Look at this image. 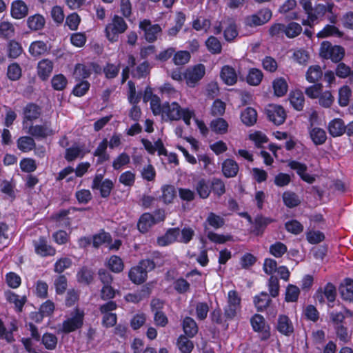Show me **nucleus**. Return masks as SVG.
I'll use <instances>...</instances> for the list:
<instances>
[{
    "instance_id": "obj_24",
    "label": "nucleus",
    "mask_w": 353,
    "mask_h": 353,
    "mask_svg": "<svg viewBox=\"0 0 353 353\" xmlns=\"http://www.w3.org/2000/svg\"><path fill=\"white\" fill-rule=\"evenodd\" d=\"M53 69L52 62L47 59H43L38 63L37 74L42 80H46L51 74Z\"/></svg>"
},
{
    "instance_id": "obj_59",
    "label": "nucleus",
    "mask_w": 353,
    "mask_h": 353,
    "mask_svg": "<svg viewBox=\"0 0 353 353\" xmlns=\"http://www.w3.org/2000/svg\"><path fill=\"white\" fill-rule=\"evenodd\" d=\"M128 99L129 102L132 104H137L141 99V94L137 93L135 85L132 81H128Z\"/></svg>"
},
{
    "instance_id": "obj_31",
    "label": "nucleus",
    "mask_w": 353,
    "mask_h": 353,
    "mask_svg": "<svg viewBox=\"0 0 353 353\" xmlns=\"http://www.w3.org/2000/svg\"><path fill=\"white\" fill-rule=\"evenodd\" d=\"M241 119L245 125L248 126L253 125L257 120L256 111L252 108H247L242 112Z\"/></svg>"
},
{
    "instance_id": "obj_30",
    "label": "nucleus",
    "mask_w": 353,
    "mask_h": 353,
    "mask_svg": "<svg viewBox=\"0 0 353 353\" xmlns=\"http://www.w3.org/2000/svg\"><path fill=\"white\" fill-rule=\"evenodd\" d=\"M46 23L44 17L39 14H36L30 16L27 19V24L28 28L32 30H41Z\"/></svg>"
},
{
    "instance_id": "obj_28",
    "label": "nucleus",
    "mask_w": 353,
    "mask_h": 353,
    "mask_svg": "<svg viewBox=\"0 0 353 353\" xmlns=\"http://www.w3.org/2000/svg\"><path fill=\"white\" fill-rule=\"evenodd\" d=\"M85 153L83 146L73 145L66 150L65 158L70 162L75 160L77 158H83Z\"/></svg>"
},
{
    "instance_id": "obj_54",
    "label": "nucleus",
    "mask_w": 353,
    "mask_h": 353,
    "mask_svg": "<svg viewBox=\"0 0 353 353\" xmlns=\"http://www.w3.org/2000/svg\"><path fill=\"white\" fill-rule=\"evenodd\" d=\"M42 343L48 350H54L57 345V337L52 333H46L42 336Z\"/></svg>"
},
{
    "instance_id": "obj_43",
    "label": "nucleus",
    "mask_w": 353,
    "mask_h": 353,
    "mask_svg": "<svg viewBox=\"0 0 353 353\" xmlns=\"http://www.w3.org/2000/svg\"><path fill=\"white\" fill-rule=\"evenodd\" d=\"M23 48L21 45L14 41L11 40L8 44V56L12 59H17L23 52Z\"/></svg>"
},
{
    "instance_id": "obj_12",
    "label": "nucleus",
    "mask_w": 353,
    "mask_h": 353,
    "mask_svg": "<svg viewBox=\"0 0 353 353\" xmlns=\"http://www.w3.org/2000/svg\"><path fill=\"white\" fill-rule=\"evenodd\" d=\"M41 114L39 106L34 103L26 105L23 110L22 128L29 125L36 121Z\"/></svg>"
},
{
    "instance_id": "obj_52",
    "label": "nucleus",
    "mask_w": 353,
    "mask_h": 353,
    "mask_svg": "<svg viewBox=\"0 0 353 353\" xmlns=\"http://www.w3.org/2000/svg\"><path fill=\"white\" fill-rule=\"evenodd\" d=\"M263 79V74L260 70L252 68L249 71L247 81L252 85H259Z\"/></svg>"
},
{
    "instance_id": "obj_58",
    "label": "nucleus",
    "mask_w": 353,
    "mask_h": 353,
    "mask_svg": "<svg viewBox=\"0 0 353 353\" xmlns=\"http://www.w3.org/2000/svg\"><path fill=\"white\" fill-rule=\"evenodd\" d=\"M211 190L218 196H221L225 192L224 182L220 179H212L211 181Z\"/></svg>"
},
{
    "instance_id": "obj_50",
    "label": "nucleus",
    "mask_w": 353,
    "mask_h": 353,
    "mask_svg": "<svg viewBox=\"0 0 353 353\" xmlns=\"http://www.w3.org/2000/svg\"><path fill=\"white\" fill-rule=\"evenodd\" d=\"M309 58L308 52L303 49L294 50L292 56V60L300 65H306Z\"/></svg>"
},
{
    "instance_id": "obj_41",
    "label": "nucleus",
    "mask_w": 353,
    "mask_h": 353,
    "mask_svg": "<svg viewBox=\"0 0 353 353\" xmlns=\"http://www.w3.org/2000/svg\"><path fill=\"white\" fill-rule=\"evenodd\" d=\"M223 23L228 25V27L224 30L225 39L228 41H231L238 35L236 25L230 19L224 20Z\"/></svg>"
},
{
    "instance_id": "obj_51",
    "label": "nucleus",
    "mask_w": 353,
    "mask_h": 353,
    "mask_svg": "<svg viewBox=\"0 0 353 353\" xmlns=\"http://www.w3.org/2000/svg\"><path fill=\"white\" fill-rule=\"evenodd\" d=\"M352 91L347 85H343L339 90V103L341 106H347L350 101Z\"/></svg>"
},
{
    "instance_id": "obj_9",
    "label": "nucleus",
    "mask_w": 353,
    "mask_h": 353,
    "mask_svg": "<svg viewBox=\"0 0 353 353\" xmlns=\"http://www.w3.org/2000/svg\"><path fill=\"white\" fill-rule=\"evenodd\" d=\"M241 309V298L237 292L231 290L228 294V302L224 308L225 316L228 319L234 318Z\"/></svg>"
},
{
    "instance_id": "obj_26",
    "label": "nucleus",
    "mask_w": 353,
    "mask_h": 353,
    "mask_svg": "<svg viewBox=\"0 0 353 353\" xmlns=\"http://www.w3.org/2000/svg\"><path fill=\"white\" fill-rule=\"evenodd\" d=\"M17 144L18 149L23 152H28L36 146L34 139L30 135L19 137L17 139Z\"/></svg>"
},
{
    "instance_id": "obj_33",
    "label": "nucleus",
    "mask_w": 353,
    "mask_h": 353,
    "mask_svg": "<svg viewBox=\"0 0 353 353\" xmlns=\"http://www.w3.org/2000/svg\"><path fill=\"white\" fill-rule=\"evenodd\" d=\"M272 86L274 94L279 97L285 95L288 89V83L283 77H279L274 80Z\"/></svg>"
},
{
    "instance_id": "obj_18",
    "label": "nucleus",
    "mask_w": 353,
    "mask_h": 353,
    "mask_svg": "<svg viewBox=\"0 0 353 353\" xmlns=\"http://www.w3.org/2000/svg\"><path fill=\"white\" fill-rule=\"evenodd\" d=\"M180 235V230L178 228L169 229L165 234L157 239V244L159 246H167L177 241Z\"/></svg>"
},
{
    "instance_id": "obj_37",
    "label": "nucleus",
    "mask_w": 353,
    "mask_h": 353,
    "mask_svg": "<svg viewBox=\"0 0 353 353\" xmlns=\"http://www.w3.org/2000/svg\"><path fill=\"white\" fill-rule=\"evenodd\" d=\"M251 324L254 331H265V337L267 338L269 336V333L266 332V325L263 316L260 314H255L251 319Z\"/></svg>"
},
{
    "instance_id": "obj_8",
    "label": "nucleus",
    "mask_w": 353,
    "mask_h": 353,
    "mask_svg": "<svg viewBox=\"0 0 353 353\" xmlns=\"http://www.w3.org/2000/svg\"><path fill=\"white\" fill-rule=\"evenodd\" d=\"M183 110L184 108H182L176 102H165L163 103L160 116L165 121H179L181 119Z\"/></svg>"
},
{
    "instance_id": "obj_7",
    "label": "nucleus",
    "mask_w": 353,
    "mask_h": 353,
    "mask_svg": "<svg viewBox=\"0 0 353 353\" xmlns=\"http://www.w3.org/2000/svg\"><path fill=\"white\" fill-rule=\"evenodd\" d=\"M23 131L36 139H43L54 134V131L52 129L49 122H45L41 125H33V123L26 125L22 128Z\"/></svg>"
},
{
    "instance_id": "obj_19",
    "label": "nucleus",
    "mask_w": 353,
    "mask_h": 353,
    "mask_svg": "<svg viewBox=\"0 0 353 353\" xmlns=\"http://www.w3.org/2000/svg\"><path fill=\"white\" fill-rule=\"evenodd\" d=\"M28 8L24 1L16 0L11 6V15L16 19H21L28 15Z\"/></svg>"
},
{
    "instance_id": "obj_21",
    "label": "nucleus",
    "mask_w": 353,
    "mask_h": 353,
    "mask_svg": "<svg viewBox=\"0 0 353 353\" xmlns=\"http://www.w3.org/2000/svg\"><path fill=\"white\" fill-rule=\"evenodd\" d=\"M309 134L311 140L315 145H321L325 143L327 134L325 131L319 127H311L309 128Z\"/></svg>"
},
{
    "instance_id": "obj_20",
    "label": "nucleus",
    "mask_w": 353,
    "mask_h": 353,
    "mask_svg": "<svg viewBox=\"0 0 353 353\" xmlns=\"http://www.w3.org/2000/svg\"><path fill=\"white\" fill-rule=\"evenodd\" d=\"M277 330L285 336H290L294 332V326L291 320L285 315H280L278 318Z\"/></svg>"
},
{
    "instance_id": "obj_42",
    "label": "nucleus",
    "mask_w": 353,
    "mask_h": 353,
    "mask_svg": "<svg viewBox=\"0 0 353 353\" xmlns=\"http://www.w3.org/2000/svg\"><path fill=\"white\" fill-rule=\"evenodd\" d=\"M162 195L161 200L165 203L172 202L176 196L175 188L173 185H164L161 187Z\"/></svg>"
},
{
    "instance_id": "obj_61",
    "label": "nucleus",
    "mask_w": 353,
    "mask_h": 353,
    "mask_svg": "<svg viewBox=\"0 0 353 353\" xmlns=\"http://www.w3.org/2000/svg\"><path fill=\"white\" fill-rule=\"evenodd\" d=\"M135 173L132 171H125L123 172L119 178L121 183L125 186L131 187L135 182Z\"/></svg>"
},
{
    "instance_id": "obj_63",
    "label": "nucleus",
    "mask_w": 353,
    "mask_h": 353,
    "mask_svg": "<svg viewBox=\"0 0 353 353\" xmlns=\"http://www.w3.org/2000/svg\"><path fill=\"white\" fill-rule=\"evenodd\" d=\"M179 350L183 353H190L193 349V343L187 337L181 336L177 342Z\"/></svg>"
},
{
    "instance_id": "obj_11",
    "label": "nucleus",
    "mask_w": 353,
    "mask_h": 353,
    "mask_svg": "<svg viewBox=\"0 0 353 353\" xmlns=\"http://www.w3.org/2000/svg\"><path fill=\"white\" fill-rule=\"evenodd\" d=\"M103 176L102 174L95 175L91 188L92 190H99L101 196L103 198L108 197L113 188V183L110 179L103 181Z\"/></svg>"
},
{
    "instance_id": "obj_62",
    "label": "nucleus",
    "mask_w": 353,
    "mask_h": 353,
    "mask_svg": "<svg viewBox=\"0 0 353 353\" xmlns=\"http://www.w3.org/2000/svg\"><path fill=\"white\" fill-rule=\"evenodd\" d=\"M287 252L286 245L281 242H276L270 247V252L275 257H281Z\"/></svg>"
},
{
    "instance_id": "obj_1",
    "label": "nucleus",
    "mask_w": 353,
    "mask_h": 353,
    "mask_svg": "<svg viewBox=\"0 0 353 353\" xmlns=\"http://www.w3.org/2000/svg\"><path fill=\"white\" fill-rule=\"evenodd\" d=\"M84 316L85 313L83 310L75 308L62 322L59 331L67 334L80 329L83 324Z\"/></svg>"
},
{
    "instance_id": "obj_38",
    "label": "nucleus",
    "mask_w": 353,
    "mask_h": 353,
    "mask_svg": "<svg viewBox=\"0 0 353 353\" xmlns=\"http://www.w3.org/2000/svg\"><path fill=\"white\" fill-rule=\"evenodd\" d=\"M48 51V46L46 43L41 41L32 42L29 48L30 53L34 57H39Z\"/></svg>"
},
{
    "instance_id": "obj_10",
    "label": "nucleus",
    "mask_w": 353,
    "mask_h": 353,
    "mask_svg": "<svg viewBox=\"0 0 353 353\" xmlns=\"http://www.w3.org/2000/svg\"><path fill=\"white\" fill-rule=\"evenodd\" d=\"M139 28L143 31L144 37L148 42H154L157 39L158 35L162 29L159 24H152L151 21L144 19L139 23Z\"/></svg>"
},
{
    "instance_id": "obj_44",
    "label": "nucleus",
    "mask_w": 353,
    "mask_h": 353,
    "mask_svg": "<svg viewBox=\"0 0 353 353\" xmlns=\"http://www.w3.org/2000/svg\"><path fill=\"white\" fill-rule=\"evenodd\" d=\"M205 46L210 52L214 54H220L222 50V46L219 40L213 37H210L205 41Z\"/></svg>"
},
{
    "instance_id": "obj_29",
    "label": "nucleus",
    "mask_w": 353,
    "mask_h": 353,
    "mask_svg": "<svg viewBox=\"0 0 353 353\" xmlns=\"http://www.w3.org/2000/svg\"><path fill=\"white\" fill-rule=\"evenodd\" d=\"M290 101L294 109L299 111L301 110L303 108L305 101L303 92L298 90L291 92Z\"/></svg>"
},
{
    "instance_id": "obj_14",
    "label": "nucleus",
    "mask_w": 353,
    "mask_h": 353,
    "mask_svg": "<svg viewBox=\"0 0 353 353\" xmlns=\"http://www.w3.org/2000/svg\"><path fill=\"white\" fill-rule=\"evenodd\" d=\"M266 112L270 121L275 125H281L285 121L286 112L281 105H270L266 110Z\"/></svg>"
},
{
    "instance_id": "obj_23",
    "label": "nucleus",
    "mask_w": 353,
    "mask_h": 353,
    "mask_svg": "<svg viewBox=\"0 0 353 353\" xmlns=\"http://www.w3.org/2000/svg\"><path fill=\"white\" fill-rule=\"evenodd\" d=\"M222 172L227 178L234 177L239 172V165L234 160L227 159L222 163Z\"/></svg>"
},
{
    "instance_id": "obj_2",
    "label": "nucleus",
    "mask_w": 353,
    "mask_h": 353,
    "mask_svg": "<svg viewBox=\"0 0 353 353\" xmlns=\"http://www.w3.org/2000/svg\"><path fill=\"white\" fill-rule=\"evenodd\" d=\"M155 263L150 259L142 260L139 265L132 267L128 273L130 281L135 284H141L147 279L148 272L154 270Z\"/></svg>"
},
{
    "instance_id": "obj_36",
    "label": "nucleus",
    "mask_w": 353,
    "mask_h": 353,
    "mask_svg": "<svg viewBox=\"0 0 353 353\" xmlns=\"http://www.w3.org/2000/svg\"><path fill=\"white\" fill-rule=\"evenodd\" d=\"M195 190L201 199H207L211 192V188H210L208 181L204 179H201L196 182Z\"/></svg>"
},
{
    "instance_id": "obj_25",
    "label": "nucleus",
    "mask_w": 353,
    "mask_h": 353,
    "mask_svg": "<svg viewBox=\"0 0 353 353\" xmlns=\"http://www.w3.org/2000/svg\"><path fill=\"white\" fill-rule=\"evenodd\" d=\"M156 223L155 218L150 213H144L140 217L137 228L142 232H146L148 230Z\"/></svg>"
},
{
    "instance_id": "obj_13",
    "label": "nucleus",
    "mask_w": 353,
    "mask_h": 353,
    "mask_svg": "<svg viewBox=\"0 0 353 353\" xmlns=\"http://www.w3.org/2000/svg\"><path fill=\"white\" fill-rule=\"evenodd\" d=\"M336 296V288L332 283H328L316 291L314 298L321 303H325L326 300L329 303H332L334 301Z\"/></svg>"
},
{
    "instance_id": "obj_55",
    "label": "nucleus",
    "mask_w": 353,
    "mask_h": 353,
    "mask_svg": "<svg viewBox=\"0 0 353 353\" xmlns=\"http://www.w3.org/2000/svg\"><path fill=\"white\" fill-rule=\"evenodd\" d=\"M206 222L212 228L215 229H218L221 228L224 223L225 221L224 219L221 216L216 214L214 212H210L207 219Z\"/></svg>"
},
{
    "instance_id": "obj_40",
    "label": "nucleus",
    "mask_w": 353,
    "mask_h": 353,
    "mask_svg": "<svg viewBox=\"0 0 353 353\" xmlns=\"http://www.w3.org/2000/svg\"><path fill=\"white\" fill-rule=\"evenodd\" d=\"M108 268L115 273H119L123 271L124 264L122 259L116 255L112 256L106 263Z\"/></svg>"
},
{
    "instance_id": "obj_39",
    "label": "nucleus",
    "mask_w": 353,
    "mask_h": 353,
    "mask_svg": "<svg viewBox=\"0 0 353 353\" xmlns=\"http://www.w3.org/2000/svg\"><path fill=\"white\" fill-rule=\"evenodd\" d=\"M183 328L185 334L189 337L194 336L198 332V327L194 320L190 317H185L183 321Z\"/></svg>"
},
{
    "instance_id": "obj_45",
    "label": "nucleus",
    "mask_w": 353,
    "mask_h": 353,
    "mask_svg": "<svg viewBox=\"0 0 353 353\" xmlns=\"http://www.w3.org/2000/svg\"><path fill=\"white\" fill-rule=\"evenodd\" d=\"M271 299L266 292H261L259 295L256 296L254 299V303L259 311H263L270 303Z\"/></svg>"
},
{
    "instance_id": "obj_4",
    "label": "nucleus",
    "mask_w": 353,
    "mask_h": 353,
    "mask_svg": "<svg viewBox=\"0 0 353 353\" xmlns=\"http://www.w3.org/2000/svg\"><path fill=\"white\" fill-rule=\"evenodd\" d=\"M205 74V66L198 63L186 68L183 79L188 86L194 88Z\"/></svg>"
},
{
    "instance_id": "obj_56",
    "label": "nucleus",
    "mask_w": 353,
    "mask_h": 353,
    "mask_svg": "<svg viewBox=\"0 0 353 353\" xmlns=\"http://www.w3.org/2000/svg\"><path fill=\"white\" fill-rule=\"evenodd\" d=\"M72 261L70 258L63 257L58 259L54 265L55 272L61 273L72 265Z\"/></svg>"
},
{
    "instance_id": "obj_34",
    "label": "nucleus",
    "mask_w": 353,
    "mask_h": 353,
    "mask_svg": "<svg viewBox=\"0 0 353 353\" xmlns=\"http://www.w3.org/2000/svg\"><path fill=\"white\" fill-rule=\"evenodd\" d=\"M210 127L215 133L223 134L228 132V123L225 119L218 118L211 121Z\"/></svg>"
},
{
    "instance_id": "obj_16",
    "label": "nucleus",
    "mask_w": 353,
    "mask_h": 353,
    "mask_svg": "<svg viewBox=\"0 0 353 353\" xmlns=\"http://www.w3.org/2000/svg\"><path fill=\"white\" fill-rule=\"evenodd\" d=\"M288 165L291 169L296 171L297 174L303 181L310 184L315 181V176L307 173V168L305 164L296 161H292L289 162Z\"/></svg>"
},
{
    "instance_id": "obj_22",
    "label": "nucleus",
    "mask_w": 353,
    "mask_h": 353,
    "mask_svg": "<svg viewBox=\"0 0 353 353\" xmlns=\"http://www.w3.org/2000/svg\"><path fill=\"white\" fill-rule=\"evenodd\" d=\"M327 130L332 137H337L345 132V125L341 119H334L329 122Z\"/></svg>"
},
{
    "instance_id": "obj_3",
    "label": "nucleus",
    "mask_w": 353,
    "mask_h": 353,
    "mask_svg": "<svg viewBox=\"0 0 353 353\" xmlns=\"http://www.w3.org/2000/svg\"><path fill=\"white\" fill-rule=\"evenodd\" d=\"M127 28L128 25L124 19L118 15H114L105 28V37L109 41L116 42L119 39V35L125 32Z\"/></svg>"
},
{
    "instance_id": "obj_5",
    "label": "nucleus",
    "mask_w": 353,
    "mask_h": 353,
    "mask_svg": "<svg viewBox=\"0 0 353 353\" xmlns=\"http://www.w3.org/2000/svg\"><path fill=\"white\" fill-rule=\"evenodd\" d=\"M320 54L325 59H330L334 62H339L343 58L345 50L339 46H332L330 43L324 41L321 46Z\"/></svg>"
},
{
    "instance_id": "obj_53",
    "label": "nucleus",
    "mask_w": 353,
    "mask_h": 353,
    "mask_svg": "<svg viewBox=\"0 0 353 353\" xmlns=\"http://www.w3.org/2000/svg\"><path fill=\"white\" fill-rule=\"evenodd\" d=\"M6 299L8 302L14 303L16 308L21 311L26 302L25 297H20L19 295L9 292L6 294Z\"/></svg>"
},
{
    "instance_id": "obj_46",
    "label": "nucleus",
    "mask_w": 353,
    "mask_h": 353,
    "mask_svg": "<svg viewBox=\"0 0 353 353\" xmlns=\"http://www.w3.org/2000/svg\"><path fill=\"white\" fill-rule=\"evenodd\" d=\"M92 70V65H85L83 64H77L75 66L74 71V76L76 79H86L90 74Z\"/></svg>"
},
{
    "instance_id": "obj_47",
    "label": "nucleus",
    "mask_w": 353,
    "mask_h": 353,
    "mask_svg": "<svg viewBox=\"0 0 353 353\" xmlns=\"http://www.w3.org/2000/svg\"><path fill=\"white\" fill-rule=\"evenodd\" d=\"M22 74V70L17 63L10 64L7 70V76L11 81L19 80Z\"/></svg>"
},
{
    "instance_id": "obj_32",
    "label": "nucleus",
    "mask_w": 353,
    "mask_h": 353,
    "mask_svg": "<svg viewBox=\"0 0 353 353\" xmlns=\"http://www.w3.org/2000/svg\"><path fill=\"white\" fill-rule=\"evenodd\" d=\"M323 76V71L321 67L318 65H311L308 68L305 78L310 83H315L321 79Z\"/></svg>"
},
{
    "instance_id": "obj_35",
    "label": "nucleus",
    "mask_w": 353,
    "mask_h": 353,
    "mask_svg": "<svg viewBox=\"0 0 353 353\" xmlns=\"http://www.w3.org/2000/svg\"><path fill=\"white\" fill-rule=\"evenodd\" d=\"M284 204L290 208L298 206L301 203L299 196L293 192L286 191L282 196Z\"/></svg>"
},
{
    "instance_id": "obj_27",
    "label": "nucleus",
    "mask_w": 353,
    "mask_h": 353,
    "mask_svg": "<svg viewBox=\"0 0 353 353\" xmlns=\"http://www.w3.org/2000/svg\"><path fill=\"white\" fill-rule=\"evenodd\" d=\"M340 294L345 300L353 301V280L346 279L341 285L339 288Z\"/></svg>"
},
{
    "instance_id": "obj_48",
    "label": "nucleus",
    "mask_w": 353,
    "mask_h": 353,
    "mask_svg": "<svg viewBox=\"0 0 353 353\" xmlns=\"http://www.w3.org/2000/svg\"><path fill=\"white\" fill-rule=\"evenodd\" d=\"M302 32V27L296 22H290L285 26V34L288 38H294L299 35Z\"/></svg>"
},
{
    "instance_id": "obj_60",
    "label": "nucleus",
    "mask_w": 353,
    "mask_h": 353,
    "mask_svg": "<svg viewBox=\"0 0 353 353\" xmlns=\"http://www.w3.org/2000/svg\"><path fill=\"white\" fill-rule=\"evenodd\" d=\"M14 27L8 21H1L0 23V34L5 38L12 37L14 34Z\"/></svg>"
},
{
    "instance_id": "obj_15",
    "label": "nucleus",
    "mask_w": 353,
    "mask_h": 353,
    "mask_svg": "<svg viewBox=\"0 0 353 353\" xmlns=\"http://www.w3.org/2000/svg\"><path fill=\"white\" fill-rule=\"evenodd\" d=\"M33 245L36 254L42 257L54 256L56 254L55 248L49 245L44 237H40L38 240L34 241Z\"/></svg>"
},
{
    "instance_id": "obj_17",
    "label": "nucleus",
    "mask_w": 353,
    "mask_h": 353,
    "mask_svg": "<svg viewBox=\"0 0 353 353\" xmlns=\"http://www.w3.org/2000/svg\"><path fill=\"white\" fill-rule=\"evenodd\" d=\"M220 78L225 84L233 85L237 82L238 73L233 67L225 65L220 70Z\"/></svg>"
},
{
    "instance_id": "obj_64",
    "label": "nucleus",
    "mask_w": 353,
    "mask_h": 353,
    "mask_svg": "<svg viewBox=\"0 0 353 353\" xmlns=\"http://www.w3.org/2000/svg\"><path fill=\"white\" fill-rule=\"evenodd\" d=\"M52 86L56 90H63L68 83L66 78L63 74H57L52 79Z\"/></svg>"
},
{
    "instance_id": "obj_49",
    "label": "nucleus",
    "mask_w": 353,
    "mask_h": 353,
    "mask_svg": "<svg viewBox=\"0 0 353 353\" xmlns=\"http://www.w3.org/2000/svg\"><path fill=\"white\" fill-rule=\"evenodd\" d=\"M190 53L186 50H180L174 54L172 61L176 65H183L190 60Z\"/></svg>"
},
{
    "instance_id": "obj_57",
    "label": "nucleus",
    "mask_w": 353,
    "mask_h": 353,
    "mask_svg": "<svg viewBox=\"0 0 353 353\" xmlns=\"http://www.w3.org/2000/svg\"><path fill=\"white\" fill-rule=\"evenodd\" d=\"M130 156L128 154L123 152L114 159L112 162V167L114 170H120L123 166L128 165L130 163Z\"/></svg>"
},
{
    "instance_id": "obj_6",
    "label": "nucleus",
    "mask_w": 353,
    "mask_h": 353,
    "mask_svg": "<svg viewBox=\"0 0 353 353\" xmlns=\"http://www.w3.org/2000/svg\"><path fill=\"white\" fill-rule=\"evenodd\" d=\"M272 11L268 8H264L259 10L256 13L250 14L245 17L244 24L248 27H256L265 24L272 18Z\"/></svg>"
}]
</instances>
